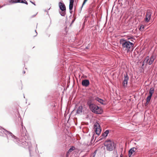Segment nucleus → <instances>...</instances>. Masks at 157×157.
<instances>
[{"instance_id": "1a4fd4ad", "label": "nucleus", "mask_w": 157, "mask_h": 157, "mask_svg": "<svg viewBox=\"0 0 157 157\" xmlns=\"http://www.w3.org/2000/svg\"><path fill=\"white\" fill-rule=\"evenodd\" d=\"M59 6L60 9L62 11L66 10V7L64 4L62 2H60L59 3Z\"/></svg>"}, {"instance_id": "7c9ffc66", "label": "nucleus", "mask_w": 157, "mask_h": 157, "mask_svg": "<svg viewBox=\"0 0 157 157\" xmlns=\"http://www.w3.org/2000/svg\"><path fill=\"white\" fill-rule=\"evenodd\" d=\"M6 5V4H4L3 6H5Z\"/></svg>"}, {"instance_id": "393cba45", "label": "nucleus", "mask_w": 157, "mask_h": 157, "mask_svg": "<svg viewBox=\"0 0 157 157\" xmlns=\"http://www.w3.org/2000/svg\"><path fill=\"white\" fill-rule=\"evenodd\" d=\"M133 39V38H132V37L128 38V40H130V39ZM131 41H133L132 40H131Z\"/></svg>"}, {"instance_id": "b1692460", "label": "nucleus", "mask_w": 157, "mask_h": 157, "mask_svg": "<svg viewBox=\"0 0 157 157\" xmlns=\"http://www.w3.org/2000/svg\"><path fill=\"white\" fill-rule=\"evenodd\" d=\"M96 152H97V150H96L94 151V156L93 157H94L95 156V155L96 153Z\"/></svg>"}, {"instance_id": "f257e3e1", "label": "nucleus", "mask_w": 157, "mask_h": 157, "mask_svg": "<svg viewBox=\"0 0 157 157\" xmlns=\"http://www.w3.org/2000/svg\"><path fill=\"white\" fill-rule=\"evenodd\" d=\"M21 129L20 130L21 136L20 137V138H17L11 132L7 131L3 128H2L1 127H0V130L1 129V130L0 132H3L6 135L8 138V137H11L12 138H14L15 139H17V140L16 141L17 143L19 144H21L23 146H28L29 148V151H30L31 144L30 142H27L25 140H26V130L25 127L23 126L22 122L21 123Z\"/></svg>"}, {"instance_id": "f8f14e48", "label": "nucleus", "mask_w": 157, "mask_h": 157, "mask_svg": "<svg viewBox=\"0 0 157 157\" xmlns=\"http://www.w3.org/2000/svg\"><path fill=\"white\" fill-rule=\"evenodd\" d=\"M136 148L134 147H132L130 149L128 153V155L129 157L133 155V153L136 151Z\"/></svg>"}, {"instance_id": "a211bd4d", "label": "nucleus", "mask_w": 157, "mask_h": 157, "mask_svg": "<svg viewBox=\"0 0 157 157\" xmlns=\"http://www.w3.org/2000/svg\"><path fill=\"white\" fill-rule=\"evenodd\" d=\"M109 132L108 130H106L103 134V136L106 137L107 136L108 134L109 133Z\"/></svg>"}, {"instance_id": "412c9836", "label": "nucleus", "mask_w": 157, "mask_h": 157, "mask_svg": "<svg viewBox=\"0 0 157 157\" xmlns=\"http://www.w3.org/2000/svg\"><path fill=\"white\" fill-rule=\"evenodd\" d=\"M144 29V25H141L140 26L139 29L141 31H143Z\"/></svg>"}, {"instance_id": "f3484780", "label": "nucleus", "mask_w": 157, "mask_h": 157, "mask_svg": "<svg viewBox=\"0 0 157 157\" xmlns=\"http://www.w3.org/2000/svg\"><path fill=\"white\" fill-rule=\"evenodd\" d=\"M154 89L153 87L151 88L149 90V95H150L152 96V94L154 93Z\"/></svg>"}, {"instance_id": "6ab92c4d", "label": "nucleus", "mask_w": 157, "mask_h": 157, "mask_svg": "<svg viewBox=\"0 0 157 157\" xmlns=\"http://www.w3.org/2000/svg\"><path fill=\"white\" fill-rule=\"evenodd\" d=\"M66 10L62 11H60L59 13L62 16H64L66 14Z\"/></svg>"}, {"instance_id": "9b49d317", "label": "nucleus", "mask_w": 157, "mask_h": 157, "mask_svg": "<svg viewBox=\"0 0 157 157\" xmlns=\"http://www.w3.org/2000/svg\"><path fill=\"white\" fill-rule=\"evenodd\" d=\"M73 3L74 0H70L69 6V9L70 10V13H71L72 12V10L73 8Z\"/></svg>"}, {"instance_id": "4468645a", "label": "nucleus", "mask_w": 157, "mask_h": 157, "mask_svg": "<svg viewBox=\"0 0 157 157\" xmlns=\"http://www.w3.org/2000/svg\"><path fill=\"white\" fill-rule=\"evenodd\" d=\"M152 96L149 95L146 98V103L145 104V105H147L149 101H150L151 98Z\"/></svg>"}, {"instance_id": "5701e85b", "label": "nucleus", "mask_w": 157, "mask_h": 157, "mask_svg": "<svg viewBox=\"0 0 157 157\" xmlns=\"http://www.w3.org/2000/svg\"><path fill=\"white\" fill-rule=\"evenodd\" d=\"M87 0H84V2H83V3L82 4V7H81L82 8V7L83 6V5L85 4L86 2H87Z\"/></svg>"}, {"instance_id": "cd10ccee", "label": "nucleus", "mask_w": 157, "mask_h": 157, "mask_svg": "<svg viewBox=\"0 0 157 157\" xmlns=\"http://www.w3.org/2000/svg\"><path fill=\"white\" fill-rule=\"evenodd\" d=\"M120 157H122V154L120 155Z\"/></svg>"}, {"instance_id": "bb28decb", "label": "nucleus", "mask_w": 157, "mask_h": 157, "mask_svg": "<svg viewBox=\"0 0 157 157\" xmlns=\"http://www.w3.org/2000/svg\"><path fill=\"white\" fill-rule=\"evenodd\" d=\"M35 31L36 33V35L35 36H36V35H37V33L36 32V30Z\"/></svg>"}, {"instance_id": "f03ea898", "label": "nucleus", "mask_w": 157, "mask_h": 157, "mask_svg": "<svg viewBox=\"0 0 157 157\" xmlns=\"http://www.w3.org/2000/svg\"><path fill=\"white\" fill-rule=\"evenodd\" d=\"M120 43L123 49L126 51L127 52L130 51L134 46V44L132 43L124 38L121 39Z\"/></svg>"}, {"instance_id": "6e6552de", "label": "nucleus", "mask_w": 157, "mask_h": 157, "mask_svg": "<svg viewBox=\"0 0 157 157\" xmlns=\"http://www.w3.org/2000/svg\"><path fill=\"white\" fill-rule=\"evenodd\" d=\"M94 129L96 134L99 135L101 132V129L100 128V125L98 123L94 125Z\"/></svg>"}, {"instance_id": "0eeeda50", "label": "nucleus", "mask_w": 157, "mask_h": 157, "mask_svg": "<svg viewBox=\"0 0 157 157\" xmlns=\"http://www.w3.org/2000/svg\"><path fill=\"white\" fill-rule=\"evenodd\" d=\"M129 79V77L128 75L126 74L124 75V79L123 81L122 84L123 86L124 87H126L127 86L128 82Z\"/></svg>"}, {"instance_id": "39448f33", "label": "nucleus", "mask_w": 157, "mask_h": 157, "mask_svg": "<svg viewBox=\"0 0 157 157\" xmlns=\"http://www.w3.org/2000/svg\"><path fill=\"white\" fill-rule=\"evenodd\" d=\"M89 105L90 109L93 112L97 114H101L102 112L101 108L96 105L92 104H90V103H88Z\"/></svg>"}, {"instance_id": "9d476101", "label": "nucleus", "mask_w": 157, "mask_h": 157, "mask_svg": "<svg viewBox=\"0 0 157 157\" xmlns=\"http://www.w3.org/2000/svg\"><path fill=\"white\" fill-rule=\"evenodd\" d=\"M82 84L83 86L87 87L89 85L90 82L88 80H84L82 81Z\"/></svg>"}, {"instance_id": "aec40b11", "label": "nucleus", "mask_w": 157, "mask_h": 157, "mask_svg": "<svg viewBox=\"0 0 157 157\" xmlns=\"http://www.w3.org/2000/svg\"><path fill=\"white\" fill-rule=\"evenodd\" d=\"M75 148L74 147H71L68 151L67 153H69V152H71L75 149Z\"/></svg>"}, {"instance_id": "2f4dec72", "label": "nucleus", "mask_w": 157, "mask_h": 157, "mask_svg": "<svg viewBox=\"0 0 157 157\" xmlns=\"http://www.w3.org/2000/svg\"><path fill=\"white\" fill-rule=\"evenodd\" d=\"M86 48H87V49L88 48L87 47H86Z\"/></svg>"}, {"instance_id": "423d86ee", "label": "nucleus", "mask_w": 157, "mask_h": 157, "mask_svg": "<svg viewBox=\"0 0 157 157\" xmlns=\"http://www.w3.org/2000/svg\"><path fill=\"white\" fill-rule=\"evenodd\" d=\"M152 12L150 10H147L145 15V18L144 21L147 22H148L151 18Z\"/></svg>"}, {"instance_id": "c85d7f7f", "label": "nucleus", "mask_w": 157, "mask_h": 157, "mask_svg": "<svg viewBox=\"0 0 157 157\" xmlns=\"http://www.w3.org/2000/svg\"><path fill=\"white\" fill-rule=\"evenodd\" d=\"M23 74H25V71H23Z\"/></svg>"}, {"instance_id": "dca6fc26", "label": "nucleus", "mask_w": 157, "mask_h": 157, "mask_svg": "<svg viewBox=\"0 0 157 157\" xmlns=\"http://www.w3.org/2000/svg\"><path fill=\"white\" fill-rule=\"evenodd\" d=\"M96 100L98 101V102H99V103H101V104H103V103H104V101L101 99V98H96Z\"/></svg>"}, {"instance_id": "c756f323", "label": "nucleus", "mask_w": 157, "mask_h": 157, "mask_svg": "<svg viewBox=\"0 0 157 157\" xmlns=\"http://www.w3.org/2000/svg\"><path fill=\"white\" fill-rule=\"evenodd\" d=\"M3 6H0V8H2V7H3Z\"/></svg>"}, {"instance_id": "ddd939ff", "label": "nucleus", "mask_w": 157, "mask_h": 157, "mask_svg": "<svg viewBox=\"0 0 157 157\" xmlns=\"http://www.w3.org/2000/svg\"><path fill=\"white\" fill-rule=\"evenodd\" d=\"M82 105L79 106L77 110V113L78 114H80L82 113Z\"/></svg>"}, {"instance_id": "7ed1b4c3", "label": "nucleus", "mask_w": 157, "mask_h": 157, "mask_svg": "<svg viewBox=\"0 0 157 157\" xmlns=\"http://www.w3.org/2000/svg\"><path fill=\"white\" fill-rule=\"evenodd\" d=\"M156 58V56L154 54L152 55L150 58L148 56L146 57L143 62L142 67H143L144 65L146 66L147 64L149 65H151L153 63Z\"/></svg>"}, {"instance_id": "4be33fe9", "label": "nucleus", "mask_w": 157, "mask_h": 157, "mask_svg": "<svg viewBox=\"0 0 157 157\" xmlns=\"http://www.w3.org/2000/svg\"><path fill=\"white\" fill-rule=\"evenodd\" d=\"M21 3H25L26 5L28 4V2L25 0H21Z\"/></svg>"}, {"instance_id": "2eb2a0df", "label": "nucleus", "mask_w": 157, "mask_h": 157, "mask_svg": "<svg viewBox=\"0 0 157 157\" xmlns=\"http://www.w3.org/2000/svg\"><path fill=\"white\" fill-rule=\"evenodd\" d=\"M9 2L10 3H21V0H10Z\"/></svg>"}, {"instance_id": "20e7f679", "label": "nucleus", "mask_w": 157, "mask_h": 157, "mask_svg": "<svg viewBox=\"0 0 157 157\" xmlns=\"http://www.w3.org/2000/svg\"><path fill=\"white\" fill-rule=\"evenodd\" d=\"M107 150L111 151L115 148L114 142L110 140L105 141L104 144Z\"/></svg>"}, {"instance_id": "a878e982", "label": "nucleus", "mask_w": 157, "mask_h": 157, "mask_svg": "<svg viewBox=\"0 0 157 157\" xmlns=\"http://www.w3.org/2000/svg\"><path fill=\"white\" fill-rule=\"evenodd\" d=\"M30 2L32 3V4H33L34 5L36 6V4H35V3L33 2H32L31 1H30Z\"/></svg>"}]
</instances>
